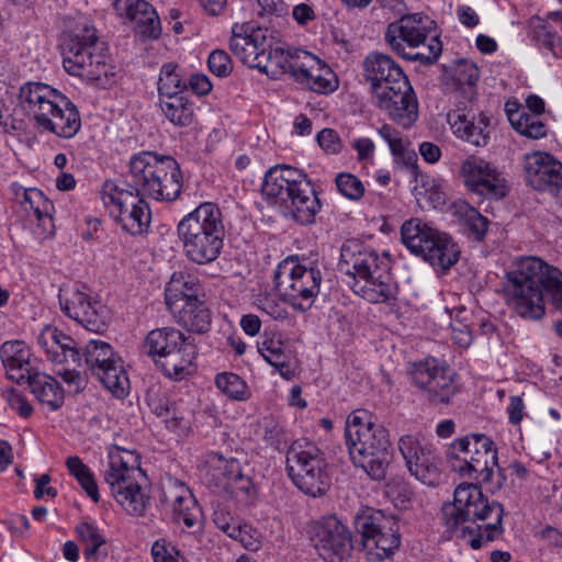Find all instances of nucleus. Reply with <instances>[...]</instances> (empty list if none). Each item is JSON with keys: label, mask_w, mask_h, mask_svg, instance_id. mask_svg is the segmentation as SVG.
Listing matches in <instances>:
<instances>
[{"label": "nucleus", "mask_w": 562, "mask_h": 562, "mask_svg": "<svg viewBox=\"0 0 562 562\" xmlns=\"http://www.w3.org/2000/svg\"><path fill=\"white\" fill-rule=\"evenodd\" d=\"M480 77L479 68L464 61L459 65L456 80L460 89L452 91L456 109L447 114V121L452 133L471 145L483 147L488 144L491 133L490 117L473 109L476 99L475 85Z\"/></svg>", "instance_id": "9d476101"}, {"label": "nucleus", "mask_w": 562, "mask_h": 562, "mask_svg": "<svg viewBox=\"0 0 562 562\" xmlns=\"http://www.w3.org/2000/svg\"><path fill=\"white\" fill-rule=\"evenodd\" d=\"M145 352L168 378L180 380L188 374L198 355L193 339L175 327L150 330L143 344Z\"/></svg>", "instance_id": "ddd939ff"}, {"label": "nucleus", "mask_w": 562, "mask_h": 562, "mask_svg": "<svg viewBox=\"0 0 562 562\" xmlns=\"http://www.w3.org/2000/svg\"><path fill=\"white\" fill-rule=\"evenodd\" d=\"M175 314L179 325L189 331L203 334L211 328V312L204 301L193 297L187 303L179 305Z\"/></svg>", "instance_id": "ea45409f"}, {"label": "nucleus", "mask_w": 562, "mask_h": 562, "mask_svg": "<svg viewBox=\"0 0 562 562\" xmlns=\"http://www.w3.org/2000/svg\"><path fill=\"white\" fill-rule=\"evenodd\" d=\"M158 105L176 127H189L195 122L194 103L183 94L158 99Z\"/></svg>", "instance_id": "79ce46f5"}, {"label": "nucleus", "mask_w": 562, "mask_h": 562, "mask_svg": "<svg viewBox=\"0 0 562 562\" xmlns=\"http://www.w3.org/2000/svg\"><path fill=\"white\" fill-rule=\"evenodd\" d=\"M524 402L519 396H510L509 404L507 406V414L509 422L513 425H518L524 417Z\"/></svg>", "instance_id": "774afa93"}, {"label": "nucleus", "mask_w": 562, "mask_h": 562, "mask_svg": "<svg viewBox=\"0 0 562 562\" xmlns=\"http://www.w3.org/2000/svg\"><path fill=\"white\" fill-rule=\"evenodd\" d=\"M401 236L412 254L422 257L436 270L447 271L459 260L460 249L453 239L419 218L405 221Z\"/></svg>", "instance_id": "4468645a"}, {"label": "nucleus", "mask_w": 562, "mask_h": 562, "mask_svg": "<svg viewBox=\"0 0 562 562\" xmlns=\"http://www.w3.org/2000/svg\"><path fill=\"white\" fill-rule=\"evenodd\" d=\"M61 47L63 65L68 74L86 77L100 87L113 82L114 68L109 64L106 47L99 42L94 27L78 24L65 35Z\"/></svg>", "instance_id": "6e6552de"}, {"label": "nucleus", "mask_w": 562, "mask_h": 562, "mask_svg": "<svg viewBox=\"0 0 562 562\" xmlns=\"http://www.w3.org/2000/svg\"><path fill=\"white\" fill-rule=\"evenodd\" d=\"M63 95L64 93L47 83L27 81L20 87L18 101L23 113L36 127Z\"/></svg>", "instance_id": "cd10ccee"}, {"label": "nucleus", "mask_w": 562, "mask_h": 562, "mask_svg": "<svg viewBox=\"0 0 562 562\" xmlns=\"http://www.w3.org/2000/svg\"><path fill=\"white\" fill-rule=\"evenodd\" d=\"M58 300L63 313L88 330L98 333L104 328L103 305L87 285L61 288Z\"/></svg>", "instance_id": "412c9836"}, {"label": "nucleus", "mask_w": 562, "mask_h": 562, "mask_svg": "<svg viewBox=\"0 0 562 562\" xmlns=\"http://www.w3.org/2000/svg\"><path fill=\"white\" fill-rule=\"evenodd\" d=\"M350 460L374 481L384 480L391 462L389 431L367 409H356L346 420Z\"/></svg>", "instance_id": "20e7f679"}, {"label": "nucleus", "mask_w": 562, "mask_h": 562, "mask_svg": "<svg viewBox=\"0 0 562 562\" xmlns=\"http://www.w3.org/2000/svg\"><path fill=\"white\" fill-rule=\"evenodd\" d=\"M36 342L52 363L76 360L79 350L72 337L53 325L45 326L37 335Z\"/></svg>", "instance_id": "473e14b6"}, {"label": "nucleus", "mask_w": 562, "mask_h": 562, "mask_svg": "<svg viewBox=\"0 0 562 562\" xmlns=\"http://www.w3.org/2000/svg\"><path fill=\"white\" fill-rule=\"evenodd\" d=\"M464 184L472 192L487 199H502L508 193L503 173L481 157L470 156L461 165Z\"/></svg>", "instance_id": "5701e85b"}, {"label": "nucleus", "mask_w": 562, "mask_h": 562, "mask_svg": "<svg viewBox=\"0 0 562 562\" xmlns=\"http://www.w3.org/2000/svg\"><path fill=\"white\" fill-rule=\"evenodd\" d=\"M40 132L50 133L64 139L74 138L81 128L77 106L65 94L36 126Z\"/></svg>", "instance_id": "c756f323"}, {"label": "nucleus", "mask_w": 562, "mask_h": 562, "mask_svg": "<svg viewBox=\"0 0 562 562\" xmlns=\"http://www.w3.org/2000/svg\"><path fill=\"white\" fill-rule=\"evenodd\" d=\"M16 198L29 216L33 215L44 231L50 233L54 227L53 213L55 211L52 201L36 188L21 189L16 192Z\"/></svg>", "instance_id": "4c0bfd02"}, {"label": "nucleus", "mask_w": 562, "mask_h": 562, "mask_svg": "<svg viewBox=\"0 0 562 562\" xmlns=\"http://www.w3.org/2000/svg\"><path fill=\"white\" fill-rule=\"evenodd\" d=\"M229 47L245 65L256 68L260 65L263 50L269 47L266 30L254 29L248 24H235L232 29Z\"/></svg>", "instance_id": "c85d7f7f"}, {"label": "nucleus", "mask_w": 562, "mask_h": 562, "mask_svg": "<svg viewBox=\"0 0 562 562\" xmlns=\"http://www.w3.org/2000/svg\"><path fill=\"white\" fill-rule=\"evenodd\" d=\"M376 105L387 116L404 128H409L418 119V102L411 86L376 97Z\"/></svg>", "instance_id": "7c9ffc66"}, {"label": "nucleus", "mask_w": 562, "mask_h": 562, "mask_svg": "<svg viewBox=\"0 0 562 562\" xmlns=\"http://www.w3.org/2000/svg\"><path fill=\"white\" fill-rule=\"evenodd\" d=\"M481 485L477 482L459 484L453 502L442 507L448 529L460 531V537L474 550L495 540L504 531V507L498 502H490Z\"/></svg>", "instance_id": "f257e3e1"}, {"label": "nucleus", "mask_w": 562, "mask_h": 562, "mask_svg": "<svg viewBox=\"0 0 562 562\" xmlns=\"http://www.w3.org/2000/svg\"><path fill=\"white\" fill-rule=\"evenodd\" d=\"M398 450L412 475L427 485L437 483L441 461L431 445H425L416 437L405 435L398 440Z\"/></svg>", "instance_id": "b1692460"}, {"label": "nucleus", "mask_w": 562, "mask_h": 562, "mask_svg": "<svg viewBox=\"0 0 562 562\" xmlns=\"http://www.w3.org/2000/svg\"><path fill=\"white\" fill-rule=\"evenodd\" d=\"M151 557L154 562H176L184 554L167 539H158L151 546Z\"/></svg>", "instance_id": "4d7b16f0"}, {"label": "nucleus", "mask_w": 562, "mask_h": 562, "mask_svg": "<svg viewBox=\"0 0 562 562\" xmlns=\"http://www.w3.org/2000/svg\"><path fill=\"white\" fill-rule=\"evenodd\" d=\"M538 41L553 57H562V38L557 32L542 27L538 33Z\"/></svg>", "instance_id": "bf43d9fd"}, {"label": "nucleus", "mask_w": 562, "mask_h": 562, "mask_svg": "<svg viewBox=\"0 0 562 562\" xmlns=\"http://www.w3.org/2000/svg\"><path fill=\"white\" fill-rule=\"evenodd\" d=\"M297 50H284L281 47H267L261 55L260 65L256 68L271 78L289 72L294 75V65L297 63Z\"/></svg>", "instance_id": "a19ab883"}, {"label": "nucleus", "mask_w": 562, "mask_h": 562, "mask_svg": "<svg viewBox=\"0 0 562 562\" xmlns=\"http://www.w3.org/2000/svg\"><path fill=\"white\" fill-rule=\"evenodd\" d=\"M231 538L238 541L246 550L258 551L262 547V533L246 522H239L238 527L231 528Z\"/></svg>", "instance_id": "603ef678"}, {"label": "nucleus", "mask_w": 562, "mask_h": 562, "mask_svg": "<svg viewBox=\"0 0 562 562\" xmlns=\"http://www.w3.org/2000/svg\"><path fill=\"white\" fill-rule=\"evenodd\" d=\"M321 270L294 257L282 260L274 271L276 288L282 300L293 308L304 312L312 307L319 293Z\"/></svg>", "instance_id": "2eb2a0df"}, {"label": "nucleus", "mask_w": 562, "mask_h": 562, "mask_svg": "<svg viewBox=\"0 0 562 562\" xmlns=\"http://www.w3.org/2000/svg\"><path fill=\"white\" fill-rule=\"evenodd\" d=\"M524 169L527 183L537 191L557 193L562 188V162L547 153L525 156Z\"/></svg>", "instance_id": "bb28decb"}, {"label": "nucleus", "mask_w": 562, "mask_h": 562, "mask_svg": "<svg viewBox=\"0 0 562 562\" xmlns=\"http://www.w3.org/2000/svg\"><path fill=\"white\" fill-rule=\"evenodd\" d=\"M116 13L134 23L135 31L144 38L156 40L161 34L160 19L155 8L145 0H115Z\"/></svg>", "instance_id": "2f4dec72"}, {"label": "nucleus", "mask_w": 562, "mask_h": 562, "mask_svg": "<svg viewBox=\"0 0 562 562\" xmlns=\"http://www.w3.org/2000/svg\"><path fill=\"white\" fill-rule=\"evenodd\" d=\"M379 135L387 143L391 153L395 157L407 158V161L416 159L415 153H409L401 133L389 124H383L379 128Z\"/></svg>", "instance_id": "5fc2aeb1"}, {"label": "nucleus", "mask_w": 562, "mask_h": 562, "mask_svg": "<svg viewBox=\"0 0 562 562\" xmlns=\"http://www.w3.org/2000/svg\"><path fill=\"white\" fill-rule=\"evenodd\" d=\"M451 328V338L459 347L468 348L472 344L473 337L468 325L459 323Z\"/></svg>", "instance_id": "69168bd1"}, {"label": "nucleus", "mask_w": 562, "mask_h": 562, "mask_svg": "<svg viewBox=\"0 0 562 562\" xmlns=\"http://www.w3.org/2000/svg\"><path fill=\"white\" fill-rule=\"evenodd\" d=\"M186 88L187 82L179 65L166 63L160 67L157 80L158 99L180 95Z\"/></svg>", "instance_id": "49530a36"}, {"label": "nucleus", "mask_w": 562, "mask_h": 562, "mask_svg": "<svg viewBox=\"0 0 562 562\" xmlns=\"http://www.w3.org/2000/svg\"><path fill=\"white\" fill-rule=\"evenodd\" d=\"M316 140L321 148L330 155L341 151L342 145L336 131L331 128H323L316 135Z\"/></svg>", "instance_id": "052dcab7"}, {"label": "nucleus", "mask_w": 562, "mask_h": 562, "mask_svg": "<svg viewBox=\"0 0 562 562\" xmlns=\"http://www.w3.org/2000/svg\"><path fill=\"white\" fill-rule=\"evenodd\" d=\"M76 532L85 544L83 555L87 560L108 555L105 538L95 525L81 522L76 527Z\"/></svg>", "instance_id": "de8ad7c7"}, {"label": "nucleus", "mask_w": 562, "mask_h": 562, "mask_svg": "<svg viewBox=\"0 0 562 562\" xmlns=\"http://www.w3.org/2000/svg\"><path fill=\"white\" fill-rule=\"evenodd\" d=\"M9 405L16 411L22 417H29L32 414V406L27 400L18 392H11L8 396Z\"/></svg>", "instance_id": "338daca9"}, {"label": "nucleus", "mask_w": 562, "mask_h": 562, "mask_svg": "<svg viewBox=\"0 0 562 562\" xmlns=\"http://www.w3.org/2000/svg\"><path fill=\"white\" fill-rule=\"evenodd\" d=\"M190 87L193 93L199 97L206 95L212 90V83L209 77L204 74H192L187 83V87Z\"/></svg>", "instance_id": "0e129e2a"}, {"label": "nucleus", "mask_w": 562, "mask_h": 562, "mask_svg": "<svg viewBox=\"0 0 562 562\" xmlns=\"http://www.w3.org/2000/svg\"><path fill=\"white\" fill-rule=\"evenodd\" d=\"M311 540L318 555L327 562H340L352 550L349 529L335 516L316 522Z\"/></svg>", "instance_id": "4be33fe9"}, {"label": "nucleus", "mask_w": 562, "mask_h": 562, "mask_svg": "<svg viewBox=\"0 0 562 562\" xmlns=\"http://www.w3.org/2000/svg\"><path fill=\"white\" fill-rule=\"evenodd\" d=\"M164 499L171 506L179 522H183L187 527H193L199 521L200 507L192 492L182 482H170L167 490L164 491Z\"/></svg>", "instance_id": "72a5a7b5"}, {"label": "nucleus", "mask_w": 562, "mask_h": 562, "mask_svg": "<svg viewBox=\"0 0 562 562\" xmlns=\"http://www.w3.org/2000/svg\"><path fill=\"white\" fill-rule=\"evenodd\" d=\"M215 384L221 392L235 401H247L251 395L247 383L233 372L218 373Z\"/></svg>", "instance_id": "3c124183"}, {"label": "nucleus", "mask_w": 562, "mask_h": 562, "mask_svg": "<svg viewBox=\"0 0 562 562\" xmlns=\"http://www.w3.org/2000/svg\"><path fill=\"white\" fill-rule=\"evenodd\" d=\"M200 290L201 284L196 277L183 271L173 272L165 289L169 311H177L179 305L198 297Z\"/></svg>", "instance_id": "58836bf2"}, {"label": "nucleus", "mask_w": 562, "mask_h": 562, "mask_svg": "<svg viewBox=\"0 0 562 562\" xmlns=\"http://www.w3.org/2000/svg\"><path fill=\"white\" fill-rule=\"evenodd\" d=\"M83 357L92 374L98 376L114 396L123 398L128 394L130 380L123 361L108 342L90 340L85 347Z\"/></svg>", "instance_id": "aec40b11"}, {"label": "nucleus", "mask_w": 562, "mask_h": 562, "mask_svg": "<svg viewBox=\"0 0 562 562\" xmlns=\"http://www.w3.org/2000/svg\"><path fill=\"white\" fill-rule=\"evenodd\" d=\"M103 479L112 496L132 516H143L149 503V495L142 486L146 474L140 468L139 454L120 446H111Z\"/></svg>", "instance_id": "1a4fd4ad"}, {"label": "nucleus", "mask_w": 562, "mask_h": 562, "mask_svg": "<svg viewBox=\"0 0 562 562\" xmlns=\"http://www.w3.org/2000/svg\"><path fill=\"white\" fill-rule=\"evenodd\" d=\"M257 434L267 445L278 447L282 441L283 427L276 418L263 417L258 425Z\"/></svg>", "instance_id": "6e6d98bb"}, {"label": "nucleus", "mask_w": 562, "mask_h": 562, "mask_svg": "<svg viewBox=\"0 0 562 562\" xmlns=\"http://www.w3.org/2000/svg\"><path fill=\"white\" fill-rule=\"evenodd\" d=\"M206 474L212 477V483L216 486L235 484L237 490L244 491L250 495L254 492V484L250 479L245 477L238 471V464L235 461H227L220 454H211L206 461Z\"/></svg>", "instance_id": "e433bc0d"}, {"label": "nucleus", "mask_w": 562, "mask_h": 562, "mask_svg": "<svg viewBox=\"0 0 562 562\" xmlns=\"http://www.w3.org/2000/svg\"><path fill=\"white\" fill-rule=\"evenodd\" d=\"M338 270L352 292L370 303H390L396 300L397 283L391 274L387 252H379L356 239L340 248Z\"/></svg>", "instance_id": "7ed1b4c3"}, {"label": "nucleus", "mask_w": 562, "mask_h": 562, "mask_svg": "<svg viewBox=\"0 0 562 562\" xmlns=\"http://www.w3.org/2000/svg\"><path fill=\"white\" fill-rule=\"evenodd\" d=\"M335 184L338 192L350 201H359L366 192L363 182L357 176L349 172L338 173Z\"/></svg>", "instance_id": "864d4df0"}, {"label": "nucleus", "mask_w": 562, "mask_h": 562, "mask_svg": "<svg viewBox=\"0 0 562 562\" xmlns=\"http://www.w3.org/2000/svg\"><path fill=\"white\" fill-rule=\"evenodd\" d=\"M146 403L156 416L162 418L168 429L176 430L183 426L184 416L170 403L160 387L153 386L147 391Z\"/></svg>", "instance_id": "c03bdc74"}, {"label": "nucleus", "mask_w": 562, "mask_h": 562, "mask_svg": "<svg viewBox=\"0 0 562 562\" xmlns=\"http://www.w3.org/2000/svg\"><path fill=\"white\" fill-rule=\"evenodd\" d=\"M364 78L374 97L400 91L409 83L402 67L389 55L373 52L363 60Z\"/></svg>", "instance_id": "393cba45"}, {"label": "nucleus", "mask_w": 562, "mask_h": 562, "mask_svg": "<svg viewBox=\"0 0 562 562\" xmlns=\"http://www.w3.org/2000/svg\"><path fill=\"white\" fill-rule=\"evenodd\" d=\"M25 383L30 385L35 397L49 409L56 411L63 405L64 391L53 376L36 371Z\"/></svg>", "instance_id": "37998d69"}, {"label": "nucleus", "mask_w": 562, "mask_h": 562, "mask_svg": "<svg viewBox=\"0 0 562 562\" xmlns=\"http://www.w3.org/2000/svg\"><path fill=\"white\" fill-rule=\"evenodd\" d=\"M297 58L293 75L295 81L321 94L331 93L338 88L337 76L325 61L302 49H297Z\"/></svg>", "instance_id": "a878e982"}, {"label": "nucleus", "mask_w": 562, "mask_h": 562, "mask_svg": "<svg viewBox=\"0 0 562 562\" xmlns=\"http://www.w3.org/2000/svg\"><path fill=\"white\" fill-rule=\"evenodd\" d=\"M261 192L278 204L283 215L302 225L315 222L321 201L306 175L290 166L270 168L263 179Z\"/></svg>", "instance_id": "39448f33"}, {"label": "nucleus", "mask_w": 562, "mask_h": 562, "mask_svg": "<svg viewBox=\"0 0 562 562\" xmlns=\"http://www.w3.org/2000/svg\"><path fill=\"white\" fill-rule=\"evenodd\" d=\"M101 200L113 220L132 236L148 232L151 213L148 203L132 186L105 181Z\"/></svg>", "instance_id": "dca6fc26"}, {"label": "nucleus", "mask_w": 562, "mask_h": 562, "mask_svg": "<svg viewBox=\"0 0 562 562\" xmlns=\"http://www.w3.org/2000/svg\"><path fill=\"white\" fill-rule=\"evenodd\" d=\"M508 305L522 318L540 319L546 313L544 293L562 308V272L538 257H522L506 273Z\"/></svg>", "instance_id": "f03ea898"}, {"label": "nucleus", "mask_w": 562, "mask_h": 562, "mask_svg": "<svg viewBox=\"0 0 562 562\" xmlns=\"http://www.w3.org/2000/svg\"><path fill=\"white\" fill-rule=\"evenodd\" d=\"M259 353L285 380H292L296 368L285 341L279 335H265L257 345Z\"/></svg>", "instance_id": "c9c22d12"}, {"label": "nucleus", "mask_w": 562, "mask_h": 562, "mask_svg": "<svg viewBox=\"0 0 562 562\" xmlns=\"http://www.w3.org/2000/svg\"><path fill=\"white\" fill-rule=\"evenodd\" d=\"M447 460L456 473L487 485L494 492L501 490L505 475L498 467V450L485 434L472 432L456 438L447 450Z\"/></svg>", "instance_id": "0eeeda50"}, {"label": "nucleus", "mask_w": 562, "mask_h": 562, "mask_svg": "<svg viewBox=\"0 0 562 562\" xmlns=\"http://www.w3.org/2000/svg\"><path fill=\"white\" fill-rule=\"evenodd\" d=\"M133 188L156 201L172 202L182 191V175L175 158L156 151L143 150L130 161Z\"/></svg>", "instance_id": "9b49d317"}, {"label": "nucleus", "mask_w": 562, "mask_h": 562, "mask_svg": "<svg viewBox=\"0 0 562 562\" xmlns=\"http://www.w3.org/2000/svg\"><path fill=\"white\" fill-rule=\"evenodd\" d=\"M209 69L217 77H226L233 70V64L229 55L224 50H214L207 59Z\"/></svg>", "instance_id": "13d9d810"}, {"label": "nucleus", "mask_w": 562, "mask_h": 562, "mask_svg": "<svg viewBox=\"0 0 562 562\" xmlns=\"http://www.w3.org/2000/svg\"><path fill=\"white\" fill-rule=\"evenodd\" d=\"M31 351L21 340H11L2 344L0 358L8 379L19 384L25 383L35 371L30 366Z\"/></svg>", "instance_id": "f704fd0d"}, {"label": "nucleus", "mask_w": 562, "mask_h": 562, "mask_svg": "<svg viewBox=\"0 0 562 562\" xmlns=\"http://www.w3.org/2000/svg\"><path fill=\"white\" fill-rule=\"evenodd\" d=\"M434 26L435 22L424 13L406 14L389 24L385 41L403 58L430 65L442 49L438 36L431 35Z\"/></svg>", "instance_id": "f8f14e48"}, {"label": "nucleus", "mask_w": 562, "mask_h": 562, "mask_svg": "<svg viewBox=\"0 0 562 562\" xmlns=\"http://www.w3.org/2000/svg\"><path fill=\"white\" fill-rule=\"evenodd\" d=\"M408 373L412 384L422 391L425 401L432 407L452 404L461 392L458 373L436 358L412 363Z\"/></svg>", "instance_id": "f3484780"}, {"label": "nucleus", "mask_w": 562, "mask_h": 562, "mask_svg": "<svg viewBox=\"0 0 562 562\" xmlns=\"http://www.w3.org/2000/svg\"><path fill=\"white\" fill-rule=\"evenodd\" d=\"M506 104L508 120L517 133L531 139L547 136V125L536 115L527 113L524 109L513 110Z\"/></svg>", "instance_id": "a18cd8bd"}, {"label": "nucleus", "mask_w": 562, "mask_h": 562, "mask_svg": "<svg viewBox=\"0 0 562 562\" xmlns=\"http://www.w3.org/2000/svg\"><path fill=\"white\" fill-rule=\"evenodd\" d=\"M454 215L464 224L475 240H482L488 228V220L465 201L454 204Z\"/></svg>", "instance_id": "09e8293b"}, {"label": "nucleus", "mask_w": 562, "mask_h": 562, "mask_svg": "<svg viewBox=\"0 0 562 562\" xmlns=\"http://www.w3.org/2000/svg\"><path fill=\"white\" fill-rule=\"evenodd\" d=\"M225 224L221 209L203 202L177 225V235L186 258L196 265H209L222 254Z\"/></svg>", "instance_id": "423d86ee"}, {"label": "nucleus", "mask_w": 562, "mask_h": 562, "mask_svg": "<svg viewBox=\"0 0 562 562\" xmlns=\"http://www.w3.org/2000/svg\"><path fill=\"white\" fill-rule=\"evenodd\" d=\"M351 147L357 151V158L359 161L368 160L374 155V143L369 137L355 138L351 142Z\"/></svg>", "instance_id": "e2e57ef3"}, {"label": "nucleus", "mask_w": 562, "mask_h": 562, "mask_svg": "<svg viewBox=\"0 0 562 562\" xmlns=\"http://www.w3.org/2000/svg\"><path fill=\"white\" fill-rule=\"evenodd\" d=\"M64 366L63 369L57 370V374L69 385H75L76 389L79 387L80 384V368H81V353H77L76 360H69L61 363Z\"/></svg>", "instance_id": "680f3d73"}, {"label": "nucleus", "mask_w": 562, "mask_h": 562, "mask_svg": "<svg viewBox=\"0 0 562 562\" xmlns=\"http://www.w3.org/2000/svg\"><path fill=\"white\" fill-rule=\"evenodd\" d=\"M355 526L370 560L389 558L401 544L397 522L381 510L362 508L356 515Z\"/></svg>", "instance_id": "6ab92c4d"}, {"label": "nucleus", "mask_w": 562, "mask_h": 562, "mask_svg": "<svg viewBox=\"0 0 562 562\" xmlns=\"http://www.w3.org/2000/svg\"><path fill=\"white\" fill-rule=\"evenodd\" d=\"M66 467L71 476L76 479L86 494L94 502L99 503L100 494L91 469L86 465L77 456H70L66 459Z\"/></svg>", "instance_id": "8fccbe9b"}, {"label": "nucleus", "mask_w": 562, "mask_h": 562, "mask_svg": "<svg viewBox=\"0 0 562 562\" xmlns=\"http://www.w3.org/2000/svg\"><path fill=\"white\" fill-rule=\"evenodd\" d=\"M286 470L295 486L306 495H324L330 486L327 462L313 445H292L286 452Z\"/></svg>", "instance_id": "a211bd4d"}]
</instances>
